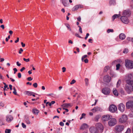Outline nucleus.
<instances>
[{"label": "nucleus", "mask_w": 133, "mask_h": 133, "mask_svg": "<svg viewBox=\"0 0 133 133\" xmlns=\"http://www.w3.org/2000/svg\"><path fill=\"white\" fill-rule=\"evenodd\" d=\"M127 120V116L126 115H122L121 117L119 119V121L121 123L125 122Z\"/></svg>", "instance_id": "nucleus-7"}, {"label": "nucleus", "mask_w": 133, "mask_h": 133, "mask_svg": "<svg viewBox=\"0 0 133 133\" xmlns=\"http://www.w3.org/2000/svg\"><path fill=\"white\" fill-rule=\"evenodd\" d=\"M14 91L13 92V93L15 95H17V93L16 91L15 87H14L13 88Z\"/></svg>", "instance_id": "nucleus-37"}, {"label": "nucleus", "mask_w": 133, "mask_h": 133, "mask_svg": "<svg viewBox=\"0 0 133 133\" xmlns=\"http://www.w3.org/2000/svg\"><path fill=\"white\" fill-rule=\"evenodd\" d=\"M21 44L22 47H24L25 46V44L23 42L21 43Z\"/></svg>", "instance_id": "nucleus-61"}, {"label": "nucleus", "mask_w": 133, "mask_h": 133, "mask_svg": "<svg viewBox=\"0 0 133 133\" xmlns=\"http://www.w3.org/2000/svg\"><path fill=\"white\" fill-rule=\"evenodd\" d=\"M16 64L18 66H20L21 65V64L19 63V62L17 61L16 62Z\"/></svg>", "instance_id": "nucleus-55"}, {"label": "nucleus", "mask_w": 133, "mask_h": 133, "mask_svg": "<svg viewBox=\"0 0 133 133\" xmlns=\"http://www.w3.org/2000/svg\"><path fill=\"white\" fill-rule=\"evenodd\" d=\"M87 57V55H85L82 56V60L83 61L84 59L85 58H86Z\"/></svg>", "instance_id": "nucleus-42"}, {"label": "nucleus", "mask_w": 133, "mask_h": 133, "mask_svg": "<svg viewBox=\"0 0 133 133\" xmlns=\"http://www.w3.org/2000/svg\"><path fill=\"white\" fill-rule=\"evenodd\" d=\"M83 7L82 5L81 4L76 5L75 6L72 8V10L73 11L76 10L78 9V8H82Z\"/></svg>", "instance_id": "nucleus-15"}, {"label": "nucleus", "mask_w": 133, "mask_h": 133, "mask_svg": "<svg viewBox=\"0 0 133 133\" xmlns=\"http://www.w3.org/2000/svg\"><path fill=\"white\" fill-rule=\"evenodd\" d=\"M65 25L68 29H69V30L70 31H71V30L70 28V26L69 24H65Z\"/></svg>", "instance_id": "nucleus-40"}, {"label": "nucleus", "mask_w": 133, "mask_h": 133, "mask_svg": "<svg viewBox=\"0 0 133 133\" xmlns=\"http://www.w3.org/2000/svg\"><path fill=\"white\" fill-rule=\"evenodd\" d=\"M125 66L129 69L133 68V61L128 59L125 61Z\"/></svg>", "instance_id": "nucleus-1"}, {"label": "nucleus", "mask_w": 133, "mask_h": 133, "mask_svg": "<svg viewBox=\"0 0 133 133\" xmlns=\"http://www.w3.org/2000/svg\"><path fill=\"white\" fill-rule=\"evenodd\" d=\"M23 51V50L21 48L20 49L19 51V53L20 54H21L22 52Z\"/></svg>", "instance_id": "nucleus-51"}, {"label": "nucleus", "mask_w": 133, "mask_h": 133, "mask_svg": "<svg viewBox=\"0 0 133 133\" xmlns=\"http://www.w3.org/2000/svg\"><path fill=\"white\" fill-rule=\"evenodd\" d=\"M63 109L65 110V111L63 112V113L64 114H65V112H67L69 111L67 109H65L63 108Z\"/></svg>", "instance_id": "nucleus-44"}, {"label": "nucleus", "mask_w": 133, "mask_h": 133, "mask_svg": "<svg viewBox=\"0 0 133 133\" xmlns=\"http://www.w3.org/2000/svg\"><path fill=\"white\" fill-rule=\"evenodd\" d=\"M95 126L96 129L98 131L102 133L103 130V127L101 123H96L95 124Z\"/></svg>", "instance_id": "nucleus-2"}, {"label": "nucleus", "mask_w": 133, "mask_h": 133, "mask_svg": "<svg viewBox=\"0 0 133 133\" xmlns=\"http://www.w3.org/2000/svg\"><path fill=\"white\" fill-rule=\"evenodd\" d=\"M132 112H131L129 115V116L130 117H133V111Z\"/></svg>", "instance_id": "nucleus-48"}, {"label": "nucleus", "mask_w": 133, "mask_h": 133, "mask_svg": "<svg viewBox=\"0 0 133 133\" xmlns=\"http://www.w3.org/2000/svg\"><path fill=\"white\" fill-rule=\"evenodd\" d=\"M110 75L112 77H115L116 76V75L112 72H110Z\"/></svg>", "instance_id": "nucleus-33"}, {"label": "nucleus", "mask_w": 133, "mask_h": 133, "mask_svg": "<svg viewBox=\"0 0 133 133\" xmlns=\"http://www.w3.org/2000/svg\"><path fill=\"white\" fill-rule=\"evenodd\" d=\"M88 127V125L85 123L83 124L80 127V129L83 130Z\"/></svg>", "instance_id": "nucleus-22"}, {"label": "nucleus", "mask_w": 133, "mask_h": 133, "mask_svg": "<svg viewBox=\"0 0 133 133\" xmlns=\"http://www.w3.org/2000/svg\"><path fill=\"white\" fill-rule=\"evenodd\" d=\"M23 59L24 61H25L26 62H29L30 61V59L29 58H28L27 59H26L25 58H23Z\"/></svg>", "instance_id": "nucleus-47"}, {"label": "nucleus", "mask_w": 133, "mask_h": 133, "mask_svg": "<svg viewBox=\"0 0 133 133\" xmlns=\"http://www.w3.org/2000/svg\"><path fill=\"white\" fill-rule=\"evenodd\" d=\"M25 93L26 95L28 96H31L32 95V93H34L33 92L28 91H25Z\"/></svg>", "instance_id": "nucleus-28"}, {"label": "nucleus", "mask_w": 133, "mask_h": 133, "mask_svg": "<svg viewBox=\"0 0 133 133\" xmlns=\"http://www.w3.org/2000/svg\"><path fill=\"white\" fill-rule=\"evenodd\" d=\"M76 82L75 81L74 79H73L70 82V84H71L75 83Z\"/></svg>", "instance_id": "nucleus-50"}, {"label": "nucleus", "mask_w": 133, "mask_h": 133, "mask_svg": "<svg viewBox=\"0 0 133 133\" xmlns=\"http://www.w3.org/2000/svg\"><path fill=\"white\" fill-rule=\"evenodd\" d=\"M124 127L123 125H118L116 126L115 128V130L118 132H120L123 130Z\"/></svg>", "instance_id": "nucleus-8"}, {"label": "nucleus", "mask_w": 133, "mask_h": 133, "mask_svg": "<svg viewBox=\"0 0 133 133\" xmlns=\"http://www.w3.org/2000/svg\"><path fill=\"white\" fill-rule=\"evenodd\" d=\"M126 81L127 83L129 85H133V80L132 79H126Z\"/></svg>", "instance_id": "nucleus-19"}, {"label": "nucleus", "mask_w": 133, "mask_h": 133, "mask_svg": "<svg viewBox=\"0 0 133 133\" xmlns=\"http://www.w3.org/2000/svg\"><path fill=\"white\" fill-rule=\"evenodd\" d=\"M118 109L121 112H123L125 109V106L123 103H121L118 106Z\"/></svg>", "instance_id": "nucleus-12"}, {"label": "nucleus", "mask_w": 133, "mask_h": 133, "mask_svg": "<svg viewBox=\"0 0 133 133\" xmlns=\"http://www.w3.org/2000/svg\"><path fill=\"white\" fill-rule=\"evenodd\" d=\"M102 92L105 95H108L110 93V90L109 88L105 87L102 89Z\"/></svg>", "instance_id": "nucleus-5"}, {"label": "nucleus", "mask_w": 133, "mask_h": 133, "mask_svg": "<svg viewBox=\"0 0 133 133\" xmlns=\"http://www.w3.org/2000/svg\"><path fill=\"white\" fill-rule=\"evenodd\" d=\"M39 112V110L36 109H32V112L35 114L37 115Z\"/></svg>", "instance_id": "nucleus-26"}, {"label": "nucleus", "mask_w": 133, "mask_h": 133, "mask_svg": "<svg viewBox=\"0 0 133 133\" xmlns=\"http://www.w3.org/2000/svg\"><path fill=\"white\" fill-rule=\"evenodd\" d=\"M70 103H65L63 104L62 107H63L68 108L69 106H70Z\"/></svg>", "instance_id": "nucleus-30"}, {"label": "nucleus", "mask_w": 133, "mask_h": 133, "mask_svg": "<svg viewBox=\"0 0 133 133\" xmlns=\"http://www.w3.org/2000/svg\"><path fill=\"white\" fill-rule=\"evenodd\" d=\"M126 106L127 109H130L132 111H133V101H129L127 102Z\"/></svg>", "instance_id": "nucleus-3"}, {"label": "nucleus", "mask_w": 133, "mask_h": 133, "mask_svg": "<svg viewBox=\"0 0 133 133\" xmlns=\"http://www.w3.org/2000/svg\"><path fill=\"white\" fill-rule=\"evenodd\" d=\"M11 130L9 129H6L5 131V133H10L11 132Z\"/></svg>", "instance_id": "nucleus-38"}, {"label": "nucleus", "mask_w": 133, "mask_h": 133, "mask_svg": "<svg viewBox=\"0 0 133 133\" xmlns=\"http://www.w3.org/2000/svg\"><path fill=\"white\" fill-rule=\"evenodd\" d=\"M109 68V66H105V67L104 68V72H107V71L108 70Z\"/></svg>", "instance_id": "nucleus-35"}, {"label": "nucleus", "mask_w": 133, "mask_h": 133, "mask_svg": "<svg viewBox=\"0 0 133 133\" xmlns=\"http://www.w3.org/2000/svg\"><path fill=\"white\" fill-rule=\"evenodd\" d=\"M101 116L99 115H96L95 118V120L96 122L98 121L99 119L100 118Z\"/></svg>", "instance_id": "nucleus-32"}, {"label": "nucleus", "mask_w": 133, "mask_h": 133, "mask_svg": "<svg viewBox=\"0 0 133 133\" xmlns=\"http://www.w3.org/2000/svg\"><path fill=\"white\" fill-rule=\"evenodd\" d=\"M130 14V12L129 11L124 10L123 11V16H127L129 17Z\"/></svg>", "instance_id": "nucleus-17"}, {"label": "nucleus", "mask_w": 133, "mask_h": 133, "mask_svg": "<svg viewBox=\"0 0 133 133\" xmlns=\"http://www.w3.org/2000/svg\"><path fill=\"white\" fill-rule=\"evenodd\" d=\"M13 119V117L10 115H8L6 116V120L8 123L11 122L12 120Z\"/></svg>", "instance_id": "nucleus-14"}, {"label": "nucleus", "mask_w": 133, "mask_h": 133, "mask_svg": "<svg viewBox=\"0 0 133 133\" xmlns=\"http://www.w3.org/2000/svg\"><path fill=\"white\" fill-rule=\"evenodd\" d=\"M67 0H62V3L63 5L65 6H67V4L66 2Z\"/></svg>", "instance_id": "nucleus-29"}, {"label": "nucleus", "mask_w": 133, "mask_h": 133, "mask_svg": "<svg viewBox=\"0 0 133 133\" xmlns=\"http://www.w3.org/2000/svg\"><path fill=\"white\" fill-rule=\"evenodd\" d=\"M111 118V116L109 115H106L103 116L102 119L104 121H107L110 119Z\"/></svg>", "instance_id": "nucleus-10"}, {"label": "nucleus", "mask_w": 133, "mask_h": 133, "mask_svg": "<svg viewBox=\"0 0 133 133\" xmlns=\"http://www.w3.org/2000/svg\"><path fill=\"white\" fill-rule=\"evenodd\" d=\"M55 101H51V102H47L46 103V105H47V104L48 103H49V106H51L52 104H54L55 103Z\"/></svg>", "instance_id": "nucleus-31"}, {"label": "nucleus", "mask_w": 133, "mask_h": 133, "mask_svg": "<svg viewBox=\"0 0 133 133\" xmlns=\"http://www.w3.org/2000/svg\"><path fill=\"white\" fill-rule=\"evenodd\" d=\"M4 104L2 102H0V106H1L2 107H3L4 106Z\"/></svg>", "instance_id": "nucleus-57"}, {"label": "nucleus", "mask_w": 133, "mask_h": 133, "mask_svg": "<svg viewBox=\"0 0 133 133\" xmlns=\"http://www.w3.org/2000/svg\"><path fill=\"white\" fill-rule=\"evenodd\" d=\"M24 120L27 124H30V122L29 119V117L28 116L25 115V116Z\"/></svg>", "instance_id": "nucleus-20"}, {"label": "nucleus", "mask_w": 133, "mask_h": 133, "mask_svg": "<svg viewBox=\"0 0 133 133\" xmlns=\"http://www.w3.org/2000/svg\"><path fill=\"white\" fill-rule=\"evenodd\" d=\"M85 85L87 86L89 84V79L88 78H85Z\"/></svg>", "instance_id": "nucleus-34"}, {"label": "nucleus", "mask_w": 133, "mask_h": 133, "mask_svg": "<svg viewBox=\"0 0 133 133\" xmlns=\"http://www.w3.org/2000/svg\"><path fill=\"white\" fill-rule=\"evenodd\" d=\"M18 78H20L21 77V73H19L18 74Z\"/></svg>", "instance_id": "nucleus-52"}, {"label": "nucleus", "mask_w": 133, "mask_h": 133, "mask_svg": "<svg viewBox=\"0 0 133 133\" xmlns=\"http://www.w3.org/2000/svg\"><path fill=\"white\" fill-rule=\"evenodd\" d=\"M90 131L91 133H98V131L94 128H91L90 129Z\"/></svg>", "instance_id": "nucleus-18"}, {"label": "nucleus", "mask_w": 133, "mask_h": 133, "mask_svg": "<svg viewBox=\"0 0 133 133\" xmlns=\"http://www.w3.org/2000/svg\"><path fill=\"white\" fill-rule=\"evenodd\" d=\"M22 127L24 128H26V125L24 123H22Z\"/></svg>", "instance_id": "nucleus-45"}, {"label": "nucleus", "mask_w": 133, "mask_h": 133, "mask_svg": "<svg viewBox=\"0 0 133 133\" xmlns=\"http://www.w3.org/2000/svg\"><path fill=\"white\" fill-rule=\"evenodd\" d=\"M25 69V68L24 67H23L22 69H21L20 71L21 72H22Z\"/></svg>", "instance_id": "nucleus-62"}, {"label": "nucleus", "mask_w": 133, "mask_h": 133, "mask_svg": "<svg viewBox=\"0 0 133 133\" xmlns=\"http://www.w3.org/2000/svg\"><path fill=\"white\" fill-rule=\"evenodd\" d=\"M125 89L127 93L130 94L131 92L133 91V85H126Z\"/></svg>", "instance_id": "nucleus-6"}, {"label": "nucleus", "mask_w": 133, "mask_h": 133, "mask_svg": "<svg viewBox=\"0 0 133 133\" xmlns=\"http://www.w3.org/2000/svg\"><path fill=\"white\" fill-rule=\"evenodd\" d=\"M89 36V34L88 33H87L86 34V37L85 38V39H87V38H88V36Z\"/></svg>", "instance_id": "nucleus-54"}, {"label": "nucleus", "mask_w": 133, "mask_h": 133, "mask_svg": "<svg viewBox=\"0 0 133 133\" xmlns=\"http://www.w3.org/2000/svg\"><path fill=\"white\" fill-rule=\"evenodd\" d=\"M33 86L35 88H36L37 87V83H35L33 84Z\"/></svg>", "instance_id": "nucleus-49"}, {"label": "nucleus", "mask_w": 133, "mask_h": 133, "mask_svg": "<svg viewBox=\"0 0 133 133\" xmlns=\"http://www.w3.org/2000/svg\"><path fill=\"white\" fill-rule=\"evenodd\" d=\"M125 35L121 33L119 35V38L120 39L122 40L124 39L125 38Z\"/></svg>", "instance_id": "nucleus-24"}, {"label": "nucleus", "mask_w": 133, "mask_h": 133, "mask_svg": "<svg viewBox=\"0 0 133 133\" xmlns=\"http://www.w3.org/2000/svg\"><path fill=\"white\" fill-rule=\"evenodd\" d=\"M109 4L110 5H114L116 4V2L114 0H111L109 2Z\"/></svg>", "instance_id": "nucleus-27"}, {"label": "nucleus", "mask_w": 133, "mask_h": 133, "mask_svg": "<svg viewBox=\"0 0 133 133\" xmlns=\"http://www.w3.org/2000/svg\"><path fill=\"white\" fill-rule=\"evenodd\" d=\"M114 32V30L113 29H109L107 30V32L109 33L110 32Z\"/></svg>", "instance_id": "nucleus-36"}, {"label": "nucleus", "mask_w": 133, "mask_h": 133, "mask_svg": "<svg viewBox=\"0 0 133 133\" xmlns=\"http://www.w3.org/2000/svg\"><path fill=\"white\" fill-rule=\"evenodd\" d=\"M120 65L119 64H117L116 65V70H118L120 68Z\"/></svg>", "instance_id": "nucleus-41"}, {"label": "nucleus", "mask_w": 133, "mask_h": 133, "mask_svg": "<svg viewBox=\"0 0 133 133\" xmlns=\"http://www.w3.org/2000/svg\"><path fill=\"white\" fill-rule=\"evenodd\" d=\"M128 49H125L123 51V52L124 53H127L128 52Z\"/></svg>", "instance_id": "nucleus-43"}, {"label": "nucleus", "mask_w": 133, "mask_h": 133, "mask_svg": "<svg viewBox=\"0 0 133 133\" xmlns=\"http://www.w3.org/2000/svg\"><path fill=\"white\" fill-rule=\"evenodd\" d=\"M62 69L63 70L62 72H64L66 71V68L65 67H63L62 68Z\"/></svg>", "instance_id": "nucleus-53"}, {"label": "nucleus", "mask_w": 133, "mask_h": 133, "mask_svg": "<svg viewBox=\"0 0 133 133\" xmlns=\"http://www.w3.org/2000/svg\"><path fill=\"white\" fill-rule=\"evenodd\" d=\"M120 16V14H115L112 17V21H114L115 18L119 17Z\"/></svg>", "instance_id": "nucleus-25"}, {"label": "nucleus", "mask_w": 133, "mask_h": 133, "mask_svg": "<svg viewBox=\"0 0 133 133\" xmlns=\"http://www.w3.org/2000/svg\"><path fill=\"white\" fill-rule=\"evenodd\" d=\"M59 125L61 126H63L64 125V123L62 122H61L59 123Z\"/></svg>", "instance_id": "nucleus-59"}, {"label": "nucleus", "mask_w": 133, "mask_h": 133, "mask_svg": "<svg viewBox=\"0 0 133 133\" xmlns=\"http://www.w3.org/2000/svg\"><path fill=\"white\" fill-rule=\"evenodd\" d=\"M132 38L128 37L127 38V40L128 41H131Z\"/></svg>", "instance_id": "nucleus-56"}, {"label": "nucleus", "mask_w": 133, "mask_h": 133, "mask_svg": "<svg viewBox=\"0 0 133 133\" xmlns=\"http://www.w3.org/2000/svg\"><path fill=\"white\" fill-rule=\"evenodd\" d=\"M121 81L120 80H119L117 82V87H118L119 85L121 83Z\"/></svg>", "instance_id": "nucleus-46"}, {"label": "nucleus", "mask_w": 133, "mask_h": 133, "mask_svg": "<svg viewBox=\"0 0 133 133\" xmlns=\"http://www.w3.org/2000/svg\"><path fill=\"white\" fill-rule=\"evenodd\" d=\"M93 110L94 112H96L98 111H101L102 110V109L100 108L96 107H95L94 108L92 109L91 111H93Z\"/></svg>", "instance_id": "nucleus-16"}, {"label": "nucleus", "mask_w": 133, "mask_h": 133, "mask_svg": "<svg viewBox=\"0 0 133 133\" xmlns=\"http://www.w3.org/2000/svg\"><path fill=\"white\" fill-rule=\"evenodd\" d=\"M84 61L85 63H87L88 62V60L87 58H86L84 60Z\"/></svg>", "instance_id": "nucleus-58"}, {"label": "nucleus", "mask_w": 133, "mask_h": 133, "mask_svg": "<svg viewBox=\"0 0 133 133\" xmlns=\"http://www.w3.org/2000/svg\"><path fill=\"white\" fill-rule=\"evenodd\" d=\"M32 79L31 77H29L27 78V80L29 81H31Z\"/></svg>", "instance_id": "nucleus-60"}, {"label": "nucleus", "mask_w": 133, "mask_h": 133, "mask_svg": "<svg viewBox=\"0 0 133 133\" xmlns=\"http://www.w3.org/2000/svg\"><path fill=\"white\" fill-rule=\"evenodd\" d=\"M117 123L116 119L114 118H112L108 122V124L110 127L114 126Z\"/></svg>", "instance_id": "nucleus-4"}, {"label": "nucleus", "mask_w": 133, "mask_h": 133, "mask_svg": "<svg viewBox=\"0 0 133 133\" xmlns=\"http://www.w3.org/2000/svg\"><path fill=\"white\" fill-rule=\"evenodd\" d=\"M117 108L116 106L114 105H112L109 107V110L110 111L114 112L117 110Z\"/></svg>", "instance_id": "nucleus-9"}, {"label": "nucleus", "mask_w": 133, "mask_h": 133, "mask_svg": "<svg viewBox=\"0 0 133 133\" xmlns=\"http://www.w3.org/2000/svg\"><path fill=\"white\" fill-rule=\"evenodd\" d=\"M19 38L18 37H17V40L15 41V43H17V42H18V41H19Z\"/></svg>", "instance_id": "nucleus-64"}, {"label": "nucleus", "mask_w": 133, "mask_h": 133, "mask_svg": "<svg viewBox=\"0 0 133 133\" xmlns=\"http://www.w3.org/2000/svg\"><path fill=\"white\" fill-rule=\"evenodd\" d=\"M133 78V73H131L129 74L128 75V77L126 79H132Z\"/></svg>", "instance_id": "nucleus-23"}, {"label": "nucleus", "mask_w": 133, "mask_h": 133, "mask_svg": "<svg viewBox=\"0 0 133 133\" xmlns=\"http://www.w3.org/2000/svg\"><path fill=\"white\" fill-rule=\"evenodd\" d=\"M113 94L116 96H118V93L117 90L115 88H114L112 90Z\"/></svg>", "instance_id": "nucleus-21"}, {"label": "nucleus", "mask_w": 133, "mask_h": 133, "mask_svg": "<svg viewBox=\"0 0 133 133\" xmlns=\"http://www.w3.org/2000/svg\"><path fill=\"white\" fill-rule=\"evenodd\" d=\"M121 21L124 23L127 24L129 22V21L127 16H123L121 18Z\"/></svg>", "instance_id": "nucleus-11"}, {"label": "nucleus", "mask_w": 133, "mask_h": 133, "mask_svg": "<svg viewBox=\"0 0 133 133\" xmlns=\"http://www.w3.org/2000/svg\"><path fill=\"white\" fill-rule=\"evenodd\" d=\"M86 115L84 113H83L81 115V117L80 118V120H81L84 117H85Z\"/></svg>", "instance_id": "nucleus-39"}, {"label": "nucleus", "mask_w": 133, "mask_h": 133, "mask_svg": "<svg viewBox=\"0 0 133 133\" xmlns=\"http://www.w3.org/2000/svg\"><path fill=\"white\" fill-rule=\"evenodd\" d=\"M111 80V77L107 75L105 76L103 78L104 81L106 82H110Z\"/></svg>", "instance_id": "nucleus-13"}, {"label": "nucleus", "mask_w": 133, "mask_h": 133, "mask_svg": "<svg viewBox=\"0 0 133 133\" xmlns=\"http://www.w3.org/2000/svg\"><path fill=\"white\" fill-rule=\"evenodd\" d=\"M0 27L1 28H2L3 29H4V25H1Z\"/></svg>", "instance_id": "nucleus-63"}]
</instances>
